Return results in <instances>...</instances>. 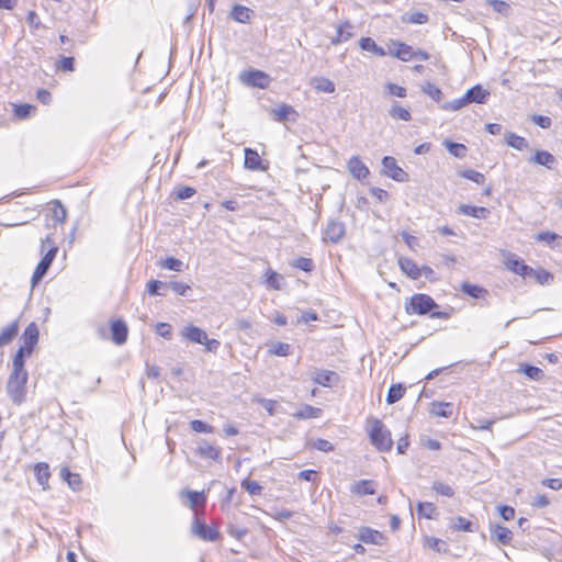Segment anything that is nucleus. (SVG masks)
<instances>
[{"instance_id":"obj_1","label":"nucleus","mask_w":562,"mask_h":562,"mask_svg":"<svg viewBox=\"0 0 562 562\" xmlns=\"http://www.w3.org/2000/svg\"><path fill=\"white\" fill-rule=\"evenodd\" d=\"M29 380V372L27 371H14L12 370L7 385L5 390L8 393V396L15 405H21L25 402L26 398V384Z\"/></svg>"},{"instance_id":"obj_2","label":"nucleus","mask_w":562,"mask_h":562,"mask_svg":"<svg viewBox=\"0 0 562 562\" xmlns=\"http://www.w3.org/2000/svg\"><path fill=\"white\" fill-rule=\"evenodd\" d=\"M368 424L370 425L368 434L371 443L379 451H390L393 447V440L390 430H387L384 424L378 418H369Z\"/></svg>"},{"instance_id":"obj_3","label":"nucleus","mask_w":562,"mask_h":562,"mask_svg":"<svg viewBox=\"0 0 562 562\" xmlns=\"http://www.w3.org/2000/svg\"><path fill=\"white\" fill-rule=\"evenodd\" d=\"M438 304L428 294L417 293L414 294L409 302L406 303L405 310L407 314L426 315L432 310L437 308Z\"/></svg>"},{"instance_id":"obj_4","label":"nucleus","mask_w":562,"mask_h":562,"mask_svg":"<svg viewBox=\"0 0 562 562\" xmlns=\"http://www.w3.org/2000/svg\"><path fill=\"white\" fill-rule=\"evenodd\" d=\"M239 79L244 85L259 89H266L270 83L269 75L257 69L243 71Z\"/></svg>"},{"instance_id":"obj_5","label":"nucleus","mask_w":562,"mask_h":562,"mask_svg":"<svg viewBox=\"0 0 562 562\" xmlns=\"http://www.w3.org/2000/svg\"><path fill=\"white\" fill-rule=\"evenodd\" d=\"M382 166L384 173L395 181L404 182L407 181L408 175L404 171L396 162L395 158L385 156L382 159Z\"/></svg>"},{"instance_id":"obj_6","label":"nucleus","mask_w":562,"mask_h":562,"mask_svg":"<svg viewBox=\"0 0 562 562\" xmlns=\"http://www.w3.org/2000/svg\"><path fill=\"white\" fill-rule=\"evenodd\" d=\"M192 533L204 541H216L220 538L216 528L205 525L198 517L192 522Z\"/></svg>"},{"instance_id":"obj_7","label":"nucleus","mask_w":562,"mask_h":562,"mask_svg":"<svg viewBox=\"0 0 562 562\" xmlns=\"http://www.w3.org/2000/svg\"><path fill=\"white\" fill-rule=\"evenodd\" d=\"M346 227L340 221L331 220L327 223L324 231V240L337 244L345 236Z\"/></svg>"},{"instance_id":"obj_8","label":"nucleus","mask_w":562,"mask_h":562,"mask_svg":"<svg viewBox=\"0 0 562 562\" xmlns=\"http://www.w3.org/2000/svg\"><path fill=\"white\" fill-rule=\"evenodd\" d=\"M40 331L35 323H31L27 325V327L24 329V333L22 335L23 339V346L22 348L26 349V353L31 355L33 351V348L38 341Z\"/></svg>"},{"instance_id":"obj_9","label":"nucleus","mask_w":562,"mask_h":562,"mask_svg":"<svg viewBox=\"0 0 562 562\" xmlns=\"http://www.w3.org/2000/svg\"><path fill=\"white\" fill-rule=\"evenodd\" d=\"M358 539L367 544H382L384 540V535L379 530L372 529L370 527H361L359 529Z\"/></svg>"},{"instance_id":"obj_10","label":"nucleus","mask_w":562,"mask_h":562,"mask_svg":"<svg viewBox=\"0 0 562 562\" xmlns=\"http://www.w3.org/2000/svg\"><path fill=\"white\" fill-rule=\"evenodd\" d=\"M312 379L318 385L330 387L338 382L339 375L334 371L318 369L314 372Z\"/></svg>"},{"instance_id":"obj_11","label":"nucleus","mask_w":562,"mask_h":562,"mask_svg":"<svg viewBox=\"0 0 562 562\" xmlns=\"http://www.w3.org/2000/svg\"><path fill=\"white\" fill-rule=\"evenodd\" d=\"M112 340L116 345H123L126 342L128 328L124 321L116 319L111 323Z\"/></svg>"},{"instance_id":"obj_12","label":"nucleus","mask_w":562,"mask_h":562,"mask_svg":"<svg viewBox=\"0 0 562 562\" xmlns=\"http://www.w3.org/2000/svg\"><path fill=\"white\" fill-rule=\"evenodd\" d=\"M464 95L469 104H484L486 103L490 97V92L488 90L484 89L481 85H475L472 88H470Z\"/></svg>"},{"instance_id":"obj_13","label":"nucleus","mask_w":562,"mask_h":562,"mask_svg":"<svg viewBox=\"0 0 562 562\" xmlns=\"http://www.w3.org/2000/svg\"><path fill=\"white\" fill-rule=\"evenodd\" d=\"M347 166L349 172L358 180L366 179L370 173L369 168L360 160L358 156H352L348 160Z\"/></svg>"},{"instance_id":"obj_14","label":"nucleus","mask_w":562,"mask_h":562,"mask_svg":"<svg viewBox=\"0 0 562 562\" xmlns=\"http://www.w3.org/2000/svg\"><path fill=\"white\" fill-rule=\"evenodd\" d=\"M530 164L543 166L548 169H552L557 162L555 157L547 150H537L532 157L528 159Z\"/></svg>"},{"instance_id":"obj_15","label":"nucleus","mask_w":562,"mask_h":562,"mask_svg":"<svg viewBox=\"0 0 562 562\" xmlns=\"http://www.w3.org/2000/svg\"><path fill=\"white\" fill-rule=\"evenodd\" d=\"M206 335L207 334L203 329L194 325L186 326L182 330V336L187 340L201 345L204 344V340H206Z\"/></svg>"},{"instance_id":"obj_16","label":"nucleus","mask_w":562,"mask_h":562,"mask_svg":"<svg viewBox=\"0 0 562 562\" xmlns=\"http://www.w3.org/2000/svg\"><path fill=\"white\" fill-rule=\"evenodd\" d=\"M398 265L401 270L411 279L417 280L422 277V269L409 258H400Z\"/></svg>"},{"instance_id":"obj_17","label":"nucleus","mask_w":562,"mask_h":562,"mask_svg":"<svg viewBox=\"0 0 562 562\" xmlns=\"http://www.w3.org/2000/svg\"><path fill=\"white\" fill-rule=\"evenodd\" d=\"M245 161L244 166L249 170H265V167L261 165V158L259 154L251 148H245Z\"/></svg>"},{"instance_id":"obj_18","label":"nucleus","mask_w":562,"mask_h":562,"mask_svg":"<svg viewBox=\"0 0 562 562\" xmlns=\"http://www.w3.org/2000/svg\"><path fill=\"white\" fill-rule=\"evenodd\" d=\"M460 214L484 220L490 215V210L484 206H474L468 204H461L458 209Z\"/></svg>"},{"instance_id":"obj_19","label":"nucleus","mask_w":562,"mask_h":562,"mask_svg":"<svg viewBox=\"0 0 562 562\" xmlns=\"http://www.w3.org/2000/svg\"><path fill=\"white\" fill-rule=\"evenodd\" d=\"M491 538L504 546H507L513 539V532L507 527L496 525L491 530Z\"/></svg>"},{"instance_id":"obj_20","label":"nucleus","mask_w":562,"mask_h":562,"mask_svg":"<svg viewBox=\"0 0 562 562\" xmlns=\"http://www.w3.org/2000/svg\"><path fill=\"white\" fill-rule=\"evenodd\" d=\"M505 143L507 146L515 148L517 150H524L529 148L528 140L525 137L519 136L513 132L505 133Z\"/></svg>"},{"instance_id":"obj_21","label":"nucleus","mask_w":562,"mask_h":562,"mask_svg":"<svg viewBox=\"0 0 562 562\" xmlns=\"http://www.w3.org/2000/svg\"><path fill=\"white\" fill-rule=\"evenodd\" d=\"M375 483L372 480H360L352 484L351 492L357 495H373Z\"/></svg>"},{"instance_id":"obj_22","label":"nucleus","mask_w":562,"mask_h":562,"mask_svg":"<svg viewBox=\"0 0 562 562\" xmlns=\"http://www.w3.org/2000/svg\"><path fill=\"white\" fill-rule=\"evenodd\" d=\"M507 268L515 272L516 274L521 276L522 278H528L531 272V267L526 265L522 260L518 258H513L507 260Z\"/></svg>"},{"instance_id":"obj_23","label":"nucleus","mask_w":562,"mask_h":562,"mask_svg":"<svg viewBox=\"0 0 562 562\" xmlns=\"http://www.w3.org/2000/svg\"><path fill=\"white\" fill-rule=\"evenodd\" d=\"M252 11L243 4H235L231 11V16L234 21L239 23H248Z\"/></svg>"},{"instance_id":"obj_24","label":"nucleus","mask_w":562,"mask_h":562,"mask_svg":"<svg viewBox=\"0 0 562 562\" xmlns=\"http://www.w3.org/2000/svg\"><path fill=\"white\" fill-rule=\"evenodd\" d=\"M181 496H186L189 499L190 507L192 509H194L198 506H204L206 503V496L204 492L186 490L181 492Z\"/></svg>"},{"instance_id":"obj_25","label":"nucleus","mask_w":562,"mask_h":562,"mask_svg":"<svg viewBox=\"0 0 562 562\" xmlns=\"http://www.w3.org/2000/svg\"><path fill=\"white\" fill-rule=\"evenodd\" d=\"M460 290L473 297V299H483L485 295H487V290L477 285V284H472V283H469V282H463L460 286Z\"/></svg>"},{"instance_id":"obj_26","label":"nucleus","mask_w":562,"mask_h":562,"mask_svg":"<svg viewBox=\"0 0 562 562\" xmlns=\"http://www.w3.org/2000/svg\"><path fill=\"white\" fill-rule=\"evenodd\" d=\"M359 46L362 50L370 52L376 56H385L386 52L383 47L378 46L376 43L371 37H361L359 41Z\"/></svg>"},{"instance_id":"obj_27","label":"nucleus","mask_w":562,"mask_h":562,"mask_svg":"<svg viewBox=\"0 0 562 562\" xmlns=\"http://www.w3.org/2000/svg\"><path fill=\"white\" fill-rule=\"evenodd\" d=\"M198 453L203 458L217 460L221 457V449L206 441H203L198 448Z\"/></svg>"},{"instance_id":"obj_28","label":"nucleus","mask_w":562,"mask_h":562,"mask_svg":"<svg viewBox=\"0 0 562 562\" xmlns=\"http://www.w3.org/2000/svg\"><path fill=\"white\" fill-rule=\"evenodd\" d=\"M34 472L36 475V480L43 488H46L48 485V479L50 476L49 467L45 462H40L34 467Z\"/></svg>"},{"instance_id":"obj_29","label":"nucleus","mask_w":562,"mask_h":562,"mask_svg":"<svg viewBox=\"0 0 562 562\" xmlns=\"http://www.w3.org/2000/svg\"><path fill=\"white\" fill-rule=\"evenodd\" d=\"M321 413H322L321 408L305 404L299 411L293 413V417H295L297 419L317 418V417H319Z\"/></svg>"},{"instance_id":"obj_30","label":"nucleus","mask_w":562,"mask_h":562,"mask_svg":"<svg viewBox=\"0 0 562 562\" xmlns=\"http://www.w3.org/2000/svg\"><path fill=\"white\" fill-rule=\"evenodd\" d=\"M19 325L18 322H13L1 330L0 334V347H3L11 342V340L18 335Z\"/></svg>"},{"instance_id":"obj_31","label":"nucleus","mask_w":562,"mask_h":562,"mask_svg":"<svg viewBox=\"0 0 562 562\" xmlns=\"http://www.w3.org/2000/svg\"><path fill=\"white\" fill-rule=\"evenodd\" d=\"M313 86L318 92L333 93L335 92V83L325 77H318L313 79Z\"/></svg>"},{"instance_id":"obj_32","label":"nucleus","mask_w":562,"mask_h":562,"mask_svg":"<svg viewBox=\"0 0 562 562\" xmlns=\"http://www.w3.org/2000/svg\"><path fill=\"white\" fill-rule=\"evenodd\" d=\"M389 114L392 119L395 120H402V121H409L412 115L409 110L403 108L400 103L394 102L391 105V109L389 111Z\"/></svg>"},{"instance_id":"obj_33","label":"nucleus","mask_w":562,"mask_h":562,"mask_svg":"<svg viewBox=\"0 0 562 562\" xmlns=\"http://www.w3.org/2000/svg\"><path fill=\"white\" fill-rule=\"evenodd\" d=\"M528 278H533L539 284L544 285L549 284L553 281V276L549 271L544 269H533L531 268V272Z\"/></svg>"},{"instance_id":"obj_34","label":"nucleus","mask_w":562,"mask_h":562,"mask_svg":"<svg viewBox=\"0 0 562 562\" xmlns=\"http://www.w3.org/2000/svg\"><path fill=\"white\" fill-rule=\"evenodd\" d=\"M405 387L402 384H392L386 395L387 404H394L403 398L405 394Z\"/></svg>"},{"instance_id":"obj_35","label":"nucleus","mask_w":562,"mask_h":562,"mask_svg":"<svg viewBox=\"0 0 562 562\" xmlns=\"http://www.w3.org/2000/svg\"><path fill=\"white\" fill-rule=\"evenodd\" d=\"M46 245H49L50 248L47 250V252L44 255V257L42 258L43 261H46V263H48L49 266H52V262L54 261L55 257H56V254L58 251V248L56 246H54V240L52 238L50 235H47L43 240H42V248H44Z\"/></svg>"},{"instance_id":"obj_36","label":"nucleus","mask_w":562,"mask_h":562,"mask_svg":"<svg viewBox=\"0 0 562 562\" xmlns=\"http://www.w3.org/2000/svg\"><path fill=\"white\" fill-rule=\"evenodd\" d=\"M52 217L55 223H64L67 217V211L59 200L52 202Z\"/></svg>"},{"instance_id":"obj_37","label":"nucleus","mask_w":562,"mask_h":562,"mask_svg":"<svg viewBox=\"0 0 562 562\" xmlns=\"http://www.w3.org/2000/svg\"><path fill=\"white\" fill-rule=\"evenodd\" d=\"M396 45H397V48L394 54L395 57H397L398 59H401L403 61H408V60L413 59L414 49L412 46H409L405 43H397Z\"/></svg>"},{"instance_id":"obj_38","label":"nucleus","mask_w":562,"mask_h":562,"mask_svg":"<svg viewBox=\"0 0 562 562\" xmlns=\"http://www.w3.org/2000/svg\"><path fill=\"white\" fill-rule=\"evenodd\" d=\"M432 414L440 417H450L453 414V405L451 403H434Z\"/></svg>"},{"instance_id":"obj_39","label":"nucleus","mask_w":562,"mask_h":562,"mask_svg":"<svg viewBox=\"0 0 562 562\" xmlns=\"http://www.w3.org/2000/svg\"><path fill=\"white\" fill-rule=\"evenodd\" d=\"M445 146L457 158H463L467 154V147L463 144L446 140Z\"/></svg>"},{"instance_id":"obj_40","label":"nucleus","mask_w":562,"mask_h":562,"mask_svg":"<svg viewBox=\"0 0 562 562\" xmlns=\"http://www.w3.org/2000/svg\"><path fill=\"white\" fill-rule=\"evenodd\" d=\"M272 112H273L274 119L277 121L281 122V121L289 120V116L291 114H294L295 110L291 105L281 104L277 109H274Z\"/></svg>"},{"instance_id":"obj_41","label":"nucleus","mask_w":562,"mask_h":562,"mask_svg":"<svg viewBox=\"0 0 562 562\" xmlns=\"http://www.w3.org/2000/svg\"><path fill=\"white\" fill-rule=\"evenodd\" d=\"M160 267L162 269L181 272L183 270V262L175 257H167L160 262Z\"/></svg>"},{"instance_id":"obj_42","label":"nucleus","mask_w":562,"mask_h":562,"mask_svg":"<svg viewBox=\"0 0 562 562\" xmlns=\"http://www.w3.org/2000/svg\"><path fill=\"white\" fill-rule=\"evenodd\" d=\"M453 529L458 530V531H467V532H474L475 529L473 528V522L468 520L467 518L464 517H456L453 519V525H452Z\"/></svg>"},{"instance_id":"obj_43","label":"nucleus","mask_w":562,"mask_h":562,"mask_svg":"<svg viewBox=\"0 0 562 562\" xmlns=\"http://www.w3.org/2000/svg\"><path fill=\"white\" fill-rule=\"evenodd\" d=\"M49 265L46 263V261H43L41 259V261L37 263L35 270H34V273H33V277H32V286H35L37 282H40L44 276L47 273L48 269H49Z\"/></svg>"},{"instance_id":"obj_44","label":"nucleus","mask_w":562,"mask_h":562,"mask_svg":"<svg viewBox=\"0 0 562 562\" xmlns=\"http://www.w3.org/2000/svg\"><path fill=\"white\" fill-rule=\"evenodd\" d=\"M26 353V349L20 347L16 351L15 356L12 360V370L14 371H27L24 366V357Z\"/></svg>"},{"instance_id":"obj_45","label":"nucleus","mask_w":562,"mask_h":562,"mask_svg":"<svg viewBox=\"0 0 562 562\" xmlns=\"http://www.w3.org/2000/svg\"><path fill=\"white\" fill-rule=\"evenodd\" d=\"M422 90L425 94L431 98L434 101L439 102L442 97L441 90L431 82L423 85Z\"/></svg>"},{"instance_id":"obj_46","label":"nucleus","mask_w":562,"mask_h":562,"mask_svg":"<svg viewBox=\"0 0 562 562\" xmlns=\"http://www.w3.org/2000/svg\"><path fill=\"white\" fill-rule=\"evenodd\" d=\"M431 488L439 495L446 497H452L454 495V490L443 482L436 481L432 483Z\"/></svg>"},{"instance_id":"obj_47","label":"nucleus","mask_w":562,"mask_h":562,"mask_svg":"<svg viewBox=\"0 0 562 562\" xmlns=\"http://www.w3.org/2000/svg\"><path fill=\"white\" fill-rule=\"evenodd\" d=\"M469 103H468V101L465 99V95H463L461 98H458V99H454L452 101L443 103L441 105V109L446 110V111H458V110L464 108Z\"/></svg>"},{"instance_id":"obj_48","label":"nucleus","mask_w":562,"mask_h":562,"mask_svg":"<svg viewBox=\"0 0 562 562\" xmlns=\"http://www.w3.org/2000/svg\"><path fill=\"white\" fill-rule=\"evenodd\" d=\"M33 111H35V106L31 104H20L14 106V115L20 120L30 117Z\"/></svg>"},{"instance_id":"obj_49","label":"nucleus","mask_w":562,"mask_h":562,"mask_svg":"<svg viewBox=\"0 0 562 562\" xmlns=\"http://www.w3.org/2000/svg\"><path fill=\"white\" fill-rule=\"evenodd\" d=\"M167 288V284L159 280H150L147 283V292L151 296L156 295H165L164 292H160V289Z\"/></svg>"},{"instance_id":"obj_50","label":"nucleus","mask_w":562,"mask_h":562,"mask_svg":"<svg viewBox=\"0 0 562 562\" xmlns=\"http://www.w3.org/2000/svg\"><path fill=\"white\" fill-rule=\"evenodd\" d=\"M167 286H169L178 295L182 296H187L188 293L191 291L189 284L179 281H172L169 284H167Z\"/></svg>"},{"instance_id":"obj_51","label":"nucleus","mask_w":562,"mask_h":562,"mask_svg":"<svg viewBox=\"0 0 562 562\" xmlns=\"http://www.w3.org/2000/svg\"><path fill=\"white\" fill-rule=\"evenodd\" d=\"M281 280H282V277L279 276L276 271H272V270L267 271L266 283L268 286H270L274 290H279L281 288V283H280Z\"/></svg>"},{"instance_id":"obj_52","label":"nucleus","mask_w":562,"mask_h":562,"mask_svg":"<svg viewBox=\"0 0 562 562\" xmlns=\"http://www.w3.org/2000/svg\"><path fill=\"white\" fill-rule=\"evenodd\" d=\"M520 371L524 372L528 378L532 380H539L542 375V370L531 364H524L520 367Z\"/></svg>"},{"instance_id":"obj_53","label":"nucleus","mask_w":562,"mask_h":562,"mask_svg":"<svg viewBox=\"0 0 562 562\" xmlns=\"http://www.w3.org/2000/svg\"><path fill=\"white\" fill-rule=\"evenodd\" d=\"M417 510L420 516L430 519L432 518L436 507L432 503H418Z\"/></svg>"},{"instance_id":"obj_54","label":"nucleus","mask_w":562,"mask_h":562,"mask_svg":"<svg viewBox=\"0 0 562 562\" xmlns=\"http://www.w3.org/2000/svg\"><path fill=\"white\" fill-rule=\"evenodd\" d=\"M461 176L464 179L471 180L477 184L483 183L485 180V177L483 173H481L476 170H473V169H467V170L462 171Z\"/></svg>"},{"instance_id":"obj_55","label":"nucleus","mask_w":562,"mask_h":562,"mask_svg":"<svg viewBox=\"0 0 562 562\" xmlns=\"http://www.w3.org/2000/svg\"><path fill=\"white\" fill-rule=\"evenodd\" d=\"M190 428L195 432L209 434L213 431V427L200 419L190 422Z\"/></svg>"},{"instance_id":"obj_56","label":"nucleus","mask_w":562,"mask_h":562,"mask_svg":"<svg viewBox=\"0 0 562 562\" xmlns=\"http://www.w3.org/2000/svg\"><path fill=\"white\" fill-rule=\"evenodd\" d=\"M241 487L250 495H258L262 490L258 482L251 480H244L241 482Z\"/></svg>"},{"instance_id":"obj_57","label":"nucleus","mask_w":562,"mask_h":562,"mask_svg":"<svg viewBox=\"0 0 562 562\" xmlns=\"http://www.w3.org/2000/svg\"><path fill=\"white\" fill-rule=\"evenodd\" d=\"M293 266L297 269L305 271V272H310L314 268L313 260L310 258H305V257H299L297 259H295Z\"/></svg>"},{"instance_id":"obj_58","label":"nucleus","mask_w":562,"mask_h":562,"mask_svg":"<svg viewBox=\"0 0 562 562\" xmlns=\"http://www.w3.org/2000/svg\"><path fill=\"white\" fill-rule=\"evenodd\" d=\"M291 346L285 342H277L272 346L270 350L271 353L280 357H285L290 353Z\"/></svg>"},{"instance_id":"obj_59","label":"nucleus","mask_w":562,"mask_h":562,"mask_svg":"<svg viewBox=\"0 0 562 562\" xmlns=\"http://www.w3.org/2000/svg\"><path fill=\"white\" fill-rule=\"evenodd\" d=\"M313 448L322 452H330L334 450V445L326 439L318 438L313 442Z\"/></svg>"},{"instance_id":"obj_60","label":"nucleus","mask_w":562,"mask_h":562,"mask_svg":"<svg viewBox=\"0 0 562 562\" xmlns=\"http://www.w3.org/2000/svg\"><path fill=\"white\" fill-rule=\"evenodd\" d=\"M156 334L166 338L171 339L172 337V327L167 323H158L156 325Z\"/></svg>"},{"instance_id":"obj_61","label":"nucleus","mask_w":562,"mask_h":562,"mask_svg":"<svg viewBox=\"0 0 562 562\" xmlns=\"http://www.w3.org/2000/svg\"><path fill=\"white\" fill-rule=\"evenodd\" d=\"M352 24L348 21L344 22L342 24H339L337 26V33H339V36H346V42L350 40L353 36L352 33Z\"/></svg>"},{"instance_id":"obj_62","label":"nucleus","mask_w":562,"mask_h":562,"mask_svg":"<svg viewBox=\"0 0 562 562\" xmlns=\"http://www.w3.org/2000/svg\"><path fill=\"white\" fill-rule=\"evenodd\" d=\"M75 59L72 57H61L58 60L57 68L63 71H74Z\"/></svg>"},{"instance_id":"obj_63","label":"nucleus","mask_w":562,"mask_h":562,"mask_svg":"<svg viewBox=\"0 0 562 562\" xmlns=\"http://www.w3.org/2000/svg\"><path fill=\"white\" fill-rule=\"evenodd\" d=\"M407 22L414 23V24H424L428 22V15L416 11L408 14Z\"/></svg>"},{"instance_id":"obj_64","label":"nucleus","mask_w":562,"mask_h":562,"mask_svg":"<svg viewBox=\"0 0 562 562\" xmlns=\"http://www.w3.org/2000/svg\"><path fill=\"white\" fill-rule=\"evenodd\" d=\"M386 90L391 95H395L398 98H405L406 97V89L402 86L395 85V83H387Z\"/></svg>"}]
</instances>
